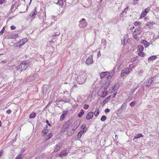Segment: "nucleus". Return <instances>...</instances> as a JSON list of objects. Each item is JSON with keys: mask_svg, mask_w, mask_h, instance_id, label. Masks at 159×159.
<instances>
[{"mask_svg": "<svg viewBox=\"0 0 159 159\" xmlns=\"http://www.w3.org/2000/svg\"><path fill=\"white\" fill-rule=\"evenodd\" d=\"M86 74L84 71L80 72L77 77V83L82 84L85 83L87 79Z\"/></svg>", "mask_w": 159, "mask_h": 159, "instance_id": "obj_1", "label": "nucleus"}, {"mask_svg": "<svg viewBox=\"0 0 159 159\" xmlns=\"http://www.w3.org/2000/svg\"><path fill=\"white\" fill-rule=\"evenodd\" d=\"M30 65V63L27 61H23L18 66L17 70L21 72L27 69Z\"/></svg>", "mask_w": 159, "mask_h": 159, "instance_id": "obj_2", "label": "nucleus"}, {"mask_svg": "<svg viewBox=\"0 0 159 159\" xmlns=\"http://www.w3.org/2000/svg\"><path fill=\"white\" fill-rule=\"evenodd\" d=\"M132 70V69L131 68L127 67L125 69L122 70L121 71L120 77H123L125 74L128 75L129 72Z\"/></svg>", "mask_w": 159, "mask_h": 159, "instance_id": "obj_3", "label": "nucleus"}, {"mask_svg": "<svg viewBox=\"0 0 159 159\" xmlns=\"http://www.w3.org/2000/svg\"><path fill=\"white\" fill-rule=\"evenodd\" d=\"M87 23L84 18H82L79 21V27L80 28H83L86 27Z\"/></svg>", "mask_w": 159, "mask_h": 159, "instance_id": "obj_4", "label": "nucleus"}, {"mask_svg": "<svg viewBox=\"0 0 159 159\" xmlns=\"http://www.w3.org/2000/svg\"><path fill=\"white\" fill-rule=\"evenodd\" d=\"M115 70L116 69L115 68H114L113 70L111 72H109V75L107 76L106 77H105V79L111 82L112 77L115 74Z\"/></svg>", "mask_w": 159, "mask_h": 159, "instance_id": "obj_5", "label": "nucleus"}, {"mask_svg": "<svg viewBox=\"0 0 159 159\" xmlns=\"http://www.w3.org/2000/svg\"><path fill=\"white\" fill-rule=\"evenodd\" d=\"M105 81H106V84L105 85H104L103 86L101 87V89L102 90L105 91L108 87L111 81L107 80L105 79Z\"/></svg>", "mask_w": 159, "mask_h": 159, "instance_id": "obj_6", "label": "nucleus"}, {"mask_svg": "<svg viewBox=\"0 0 159 159\" xmlns=\"http://www.w3.org/2000/svg\"><path fill=\"white\" fill-rule=\"evenodd\" d=\"M36 7H35L32 11L30 12L29 14V18H30L32 17H33L34 18L35 17V16L37 14L38 12L37 11H36Z\"/></svg>", "mask_w": 159, "mask_h": 159, "instance_id": "obj_7", "label": "nucleus"}, {"mask_svg": "<svg viewBox=\"0 0 159 159\" xmlns=\"http://www.w3.org/2000/svg\"><path fill=\"white\" fill-rule=\"evenodd\" d=\"M153 81V78H151L149 79L148 80L145 81L144 83V86L146 87L150 86L151 85Z\"/></svg>", "mask_w": 159, "mask_h": 159, "instance_id": "obj_8", "label": "nucleus"}, {"mask_svg": "<svg viewBox=\"0 0 159 159\" xmlns=\"http://www.w3.org/2000/svg\"><path fill=\"white\" fill-rule=\"evenodd\" d=\"M72 124L71 121L70 120H68L66 122L63 126V128L65 129H67Z\"/></svg>", "mask_w": 159, "mask_h": 159, "instance_id": "obj_9", "label": "nucleus"}, {"mask_svg": "<svg viewBox=\"0 0 159 159\" xmlns=\"http://www.w3.org/2000/svg\"><path fill=\"white\" fill-rule=\"evenodd\" d=\"M93 62V56L91 55L87 59L86 61V64L89 65L92 64Z\"/></svg>", "mask_w": 159, "mask_h": 159, "instance_id": "obj_10", "label": "nucleus"}, {"mask_svg": "<svg viewBox=\"0 0 159 159\" xmlns=\"http://www.w3.org/2000/svg\"><path fill=\"white\" fill-rule=\"evenodd\" d=\"M127 106V102H124L118 109V111H122L126 109Z\"/></svg>", "mask_w": 159, "mask_h": 159, "instance_id": "obj_11", "label": "nucleus"}, {"mask_svg": "<svg viewBox=\"0 0 159 159\" xmlns=\"http://www.w3.org/2000/svg\"><path fill=\"white\" fill-rule=\"evenodd\" d=\"M142 32L141 29L140 27H138L136 29L133 34L136 35H139Z\"/></svg>", "mask_w": 159, "mask_h": 159, "instance_id": "obj_12", "label": "nucleus"}, {"mask_svg": "<svg viewBox=\"0 0 159 159\" xmlns=\"http://www.w3.org/2000/svg\"><path fill=\"white\" fill-rule=\"evenodd\" d=\"M109 72L108 71L102 72L100 74V78L102 79L109 75Z\"/></svg>", "mask_w": 159, "mask_h": 159, "instance_id": "obj_13", "label": "nucleus"}, {"mask_svg": "<svg viewBox=\"0 0 159 159\" xmlns=\"http://www.w3.org/2000/svg\"><path fill=\"white\" fill-rule=\"evenodd\" d=\"M93 113L92 112H89L87 115L86 118L87 120H90L93 117Z\"/></svg>", "mask_w": 159, "mask_h": 159, "instance_id": "obj_14", "label": "nucleus"}, {"mask_svg": "<svg viewBox=\"0 0 159 159\" xmlns=\"http://www.w3.org/2000/svg\"><path fill=\"white\" fill-rule=\"evenodd\" d=\"M68 113V111H64V113L61 114L60 116V120L61 121H63L65 119V116Z\"/></svg>", "mask_w": 159, "mask_h": 159, "instance_id": "obj_15", "label": "nucleus"}, {"mask_svg": "<svg viewBox=\"0 0 159 159\" xmlns=\"http://www.w3.org/2000/svg\"><path fill=\"white\" fill-rule=\"evenodd\" d=\"M141 43L144 45L145 48L148 47L149 46V44L145 40L143 39L141 41Z\"/></svg>", "mask_w": 159, "mask_h": 159, "instance_id": "obj_16", "label": "nucleus"}, {"mask_svg": "<svg viewBox=\"0 0 159 159\" xmlns=\"http://www.w3.org/2000/svg\"><path fill=\"white\" fill-rule=\"evenodd\" d=\"M72 126L74 128V129H72L73 130H75L79 126V124H78L77 122H75L72 125Z\"/></svg>", "mask_w": 159, "mask_h": 159, "instance_id": "obj_17", "label": "nucleus"}, {"mask_svg": "<svg viewBox=\"0 0 159 159\" xmlns=\"http://www.w3.org/2000/svg\"><path fill=\"white\" fill-rule=\"evenodd\" d=\"M46 127L44 128V129L42 131V133H44V134H46L48 133L49 130V129H47L48 126L47 125L45 126Z\"/></svg>", "mask_w": 159, "mask_h": 159, "instance_id": "obj_18", "label": "nucleus"}, {"mask_svg": "<svg viewBox=\"0 0 159 159\" xmlns=\"http://www.w3.org/2000/svg\"><path fill=\"white\" fill-rule=\"evenodd\" d=\"M27 41V39L26 38H24L20 40V45H22L25 43Z\"/></svg>", "mask_w": 159, "mask_h": 159, "instance_id": "obj_19", "label": "nucleus"}, {"mask_svg": "<svg viewBox=\"0 0 159 159\" xmlns=\"http://www.w3.org/2000/svg\"><path fill=\"white\" fill-rule=\"evenodd\" d=\"M66 150H64L62 151L60 154V156L61 157L63 156H66L67 155V153L66 152Z\"/></svg>", "mask_w": 159, "mask_h": 159, "instance_id": "obj_20", "label": "nucleus"}, {"mask_svg": "<svg viewBox=\"0 0 159 159\" xmlns=\"http://www.w3.org/2000/svg\"><path fill=\"white\" fill-rule=\"evenodd\" d=\"M143 135L141 133L139 134L134 135L133 140L135 139H137L140 138V137H143Z\"/></svg>", "mask_w": 159, "mask_h": 159, "instance_id": "obj_21", "label": "nucleus"}, {"mask_svg": "<svg viewBox=\"0 0 159 159\" xmlns=\"http://www.w3.org/2000/svg\"><path fill=\"white\" fill-rule=\"evenodd\" d=\"M23 157L22 152H21L17 155L15 159H22Z\"/></svg>", "mask_w": 159, "mask_h": 159, "instance_id": "obj_22", "label": "nucleus"}, {"mask_svg": "<svg viewBox=\"0 0 159 159\" xmlns=\"http://www.w3.org/2000/svg\"><path fill=\"white\" fill-rule=\"evenodd\" d=\"M99 114V109L98 108H96L95 111L94 112V114L95 117H97Z\"/></svg>", "mask_w": 159, "mask_h": 159, "instance_id": "obj_23", "label": "nucleus"}, {"mask_svg": "<svg viewBox=\"0 0 159 159\" xmlns=\"http://www.w3.org/2000/svg\"><path fill=\"white\" fill-rule=\"evenodd\" d=\"M57 5H59L60 6H62L63 5V2L62 0H58L57 2L56 3Z\"/></svg>", "mask_w": 159, "mask_h": 159, "instance_id": "obj_24", "label": "nucleus"}, {"mask_svg": "<svg viewBox=\"0 0 159 159\" xmlns=\"http://www.w3.org/2000/svg\"><path fill=\"white\" fill-rule=\"evenodd\" d=\"M111 96L107 97L103 101L102 103L103 105L105 104L108 101L109 99L110 98Z\"/></svg>", "mask_w": 159, "mask_h": 159, "instance_id": "obj_25", "label": "nucleus"}, {"mask_svg": "<svg viewBox=\"0 0 159 159\" xmlns=\"http://www.w3.org/2000/svg\"><path fill=\"white\" fill-rule=\"evenodd\" d=\"M84 113V111L83 109H81L80 112L78 115V116L79 117H81Z\"/></svg>", "mask_w": 159, "mask_h": 159, "instance_id": "obj_26", "label": "nucleus"}, {"mask_svg": "<svg viewBox=\"0 0 159 159\" xmlns=\"http://www.w3.org/2000/svg\"><path fill=\"white\" fill-rule=\"evenodd\" d=\"M36 116V113L35 112H32L30 115L29 118L31 119L34 118Z\"/></svg>", "mask_w": 159, "mask_h": 159, "instance_id": "obj_27", "label": "nucleus"}, {"mask_svg": "<svg viewBox=\"0 0 159 159\" xmlns=\"http://www.w3.org/2000/svg\"><path fill=\"white\" fill-rule=\"evenodd\" d=\"M103 91V90H102V97L103 98H104L107 94L108 92L107 91Z\"/></svg>", "mask_w": 159, "mask_h": 159, "instance_id": "obj_28", "label": "nucleus"}, {"mask_svg": "<svg viewBox=\"0 0 159 159\" xmlns=\"http://www.w3.org/2000/svg\"><path fill=\"white\" fill-rule=\"evenodd\" d=\"M155 23H154L153 22H147L146 24V25L147 26H152Z\"/></svg>", "mask_w": 159, "mask_h": 159, "instance_id": "obj_29", "label": "nucleus"}, {"mask_svg": "<svg viewBox=\"0 0 159 159\" xmlns=\"http://www.w3.org/2000/svg\"><path fill=\"white\" fill-rule=\"evenodd\" d=\"M156 58L157 57L156 56H152L148 58V60H155Z\"/></svg>", "mask_w": 159, "mask_h": 159, "instance_id": "obj_30", "label": "nucleus"}, {"mask_svg": "<svg viewBox=\"0 0 159 159\" xmlns=\"http://www.w3.org/2000/svg\"><path fill=\"white\" fill-rule=\"evenodd\" d=\"M143 73V70H141L138 71V74L139 76H141L142 75Z\"/></svg>", "mask_w": 159, "mask_h": 159, "instance_id": "obj_31", "label": "nucleus"}, {"mask_svg": "<svg viewBox=\"0 0 159 159\" xmlns=\"http://www.w3.org/2000/svg\"><path fill=\"white\" fill-rule=\"evenodd\" d=\"M133 38L137 41H139L140 39L137 36L138 35L133 34Z\"/></svg>", "mask_w": 159, "mask_h": 159, "instance_id": "obj_32", "label": "nucleus"}, {"mask_svg": "<svg viewBox=\"0 0 159 159\" xmlns=\"http://www.w3.org/2000/svg\"><path fill=\"white\" fill-rule=\"evenodd\" d=\"M52 135V133H49L46 135V138L47 139H49Z\"/></svg>", "mask_w": 159, "mask_h": 159, "instance_id": "obj_33", "label": "nucleus"}, {"mask_svg": "<svg viewBox=\"0 0 159 159\" xmlns=\"http://www.w3.org/2000/svg\"><path fill=\"white\" fill-rule=\"evenodd\" d=\"M138 47L140 52H142L144 48L143 46L142 45H139L138 46Z\"/></svg>", "mask_w": 159, "mask_h": 159, "instance_id": "obj_34", "label": "nucleus"}, {"mask_svg": "<svg viewBox=\"0 0 159 159\" xmlns=\"http://www.w3.org/2000/svg\"><path fill=\"white\" fill-rule=\"evenodd\" d=\"M84 132V130H83V131H80L79 132L78 134H77V136L78 138H80L82 135V134Z\"/></svg>", "mask_w": 159, "mask_h": 159, "instance_id": "obj_35", "label": "nucleus"}, {"mask_svg": "<svg viewBox=\"0 0 159 159\" xmlns=\"http://www.w3.org/2000/svg\"><path fill=\"white\" fill-rule=\"evenodd\" d=\"M107 119V117L105 116H102L101 117V121H105Z\"/></svg>", "mask_w": 159, "mask_h": 159, "instance_id": "obj_36", "label": "nucleus"}, {"mask_svg": "<svg viewBox=\"0 0 159 159\" xmlns=\"http://www.w3.org/2000/svg\"><path fill=\"white\" fill-rule=\"evenodd\" d=\"M128 8H125L123 11L122 12V13L120 14V16L121 17L123 16V13L125 12L126 13L127 11L128 10Z\"/></svg>", "mask_w": 159, "mask_h": 159, "instance_id": "obj_37", "label": "nucleus"}, {"mask_svg": "<svg viewBox=\"0 0 159 159\" xmlns=\"http://www.w3.org/2000/svg\"><path fill=\"white\" fill-rule=\"evenodd\" d=\"M147 14V13L146 12H145L144 11H143L141 14L140 17L141 18L143 17L146 15Z\"/></svg>", "mask_w": 159, "mask_h": 159, "instance_id": "obj_38", "label": "nucleus"}, {"mask_svg": "<svg viewBox=\"0 0 159 159\" xmlns=\"http://www.w3.org/2000/svg\"><path fill=\"white\" fill-rule=\"evenodd\" d=\"M138 55L142 57H143L145 55L142 52H140L138 53Z\"/></svg>", "mask_w": 159, "mask_h": 159, "instance_id": "obj_39", "label": "nucleus"}, {"mask_svg": "<svg viewBox=\"0 0 159 159\" xmlns=\"http://www.w3.org/2000/svg\"><path fill=\"white\" fill-rule=\"evenodd\" d=\"M135 101H133L130 103V106H134L135 105Z\"/></svg>", "mask_w": 159, "mask_h": 159, "instance_id": "obj_40", "label": "nucleus"}, {"mask_svg": "<svg viewBox=\"0 0 159 159\" xmlns=\"http://www.w3.org/2000/svg\"><path fill=\"white\" fill-rule=\"evenodd\" d=\"M89 107V105L87 104H85L84 105V108L85 110L88 109Z\"/></svg>", "mask_w": 159, "mask_h": 159, "instance_id": "obj_41", "label": "nucleus"}, {"mask_svg": "<svg viewBox=\"0 0 159 159\" xmlns=\"http://www.w3.org/2000/svg\"><path fill=\"white\" fill-rule=\"evenodd\" d=\"M60 149V148H58L56 145L54 150V152H57Z\"/></svg>", "mask_w": 159, "mask_h": 159, "instance_id": "obj_42", "label": "nucleus"}, {"mask_svg": "<svg viewBox=\"0 0 159 159\" xmlns=\"http://www.w3.org/2000/svg\"><path fill=\"white\" fill-rule=\"evenodd\" d=\"M141 23L139 21H137L134 23V24L135 25H141Z\"/></svg>", "mask_w": 159, "mask_h": 159, "instance_id": "obj_43", "label": "nucleus"}, {"mask_svg": "<svg viewBox=\"0 0 159 159\" xmlns=\"http://www.w3.org/2000/svg\"><path fill=\"white\" fill-rule=\"evenodd\" d=\"M5 30V28L3 27V28L1 30V31L0 32V35H2L4 33V31Z\"/></svg>", "mask_w": 159, "mask_h": 159, "instance_id": "obj_44", "label": "nucleus"}, {"mask_svg": "<svg viewBox=\"0 0 159 159\" xmlns=\"http://www.w3.org/2000/svg\"><path fill=\"white\" fill-rule=\"evenodd\" d=\"M139 87V85H137L136 87H135L134 89H132V92L133 93L134 92L135 90Z\"/></svg>", "mask_w": 159, "mask_h": 159, "instance_id": "obj_45", "label": "nucleus"}, {"mask_svg": "<svg viewBox=\"0 0 159 159\" xmlns=\"http://www.w3.org/2000/svg\"><path fill=\"white\" fill-rule=\"evenodd\" d=\"M150 10V8L149 7H147V8L145 9V10H144V11L147 13Z\"/></svg>", "mask_w": 159, "mask_h": 159, "instance_id": "obj_46", "label": "nucleus"}, {"mask_svg": "<svg viewBox=\"0 0 159 159\" xmlns=\"http://www.w3.org/2000/svg\"><path fill=\"white\" fill-rule=\"evenodd\" d=\"M135 66L133 64H130L129 65V67L130 68H129L131 69L132 68H134L135 67Z\"/></svg>", "mask_w": 159, "mask_h": 159, "instance_id": "obj_47", "label": "nucleus"}, {"mask_svg": "<svg viewBox=\"0 0 159 159\" xmlns=\"http://www.w3.org/2000/svg\"><path fill=\"white\" fill-rule=\"evenodd\" d=\"M6 2V0H0V4H2Z\"/></svg>", "mask_w": 159, "mask_h": 159, "instance_id": "obj_48", "label": "nucleus"}, {"mask_svg": "<svg viewBox=\"0 0 159 159\" xmlns=\"http://www.w3.org/2000/svg\"><path fill=\"white\" fill-rule=\"evenodd\" d=\"M58 148H60L62 146V144L61 143H58L56 145Z\"/></svg>", "mask_w": 159, "mask_h": 159, "instance_id": "obj_49", "label": "nucleus"}, {"mask_svg": "<svg viewBox=\"0 0 159 159\" xmlns=\"http://www.w3.org/2000/svg\"><path fill=\"white\" fill-rule=\"evenodd\" d=\"M110 110L108 108L106 109L105 110V112L107 114L110 111Z\"/></svg>", "mask_w": 159, "mask_h": 159, "instance_id": "obj_50", "label": "nucleus"}, {"mask_svg": "<svg viewBox=\"0 0 159 159\" xmlns=\"http://www.w3.org/2000/svg\"><path fill=\"white\" fill-rule=\"evenodd\" d=\"M62 101V100L60 98H57L56 99V100L55 101V102H61Z\"/></svg>", "mask_w": 159, "mask_h": 159, "instance_id": "obj_51", "label": "nucleus"}, {"mask_svg": "<svg viewBox=\"0 0 159 159\" xmlns=\"http://www.w3.org/2000/svg\"><path fill=\"white\" fill-rule=\"evenodd\" d=\"M137 57H134L131 60V61L132 62H134V61H136L137 60Z\"/></svg>", "mask_w": 159, "mask_h": 159, "instance_id": "obj_52", "label": "nucleus"}, {"mask_svg": "<svg viewBox=\"0 0 159 159\" xmlns=\"http://www.w3.org/2000/svg\"><path fill=\"white\" fill-rule=\"evenodd\" d=\"M16 28V27L14 25H11V30H14Z\"/></svg>", "mask_w": 159, "mask_h": 159, "instance_id": "obj_53", "label": "nucleus"}, {"mask_svg": "<svg viewBox=\"0 0 159 159\" xmlns=\"http://www.w3.org/2000/svg\"><path fill=\"white\" fill-rule=\"evenodd\" d=\"M66 129H63V127L62 128H61V133H63L64 132Z\"/></svg>", "mask_w": 159, "mask_h": 159, "instance_id": "obj_54", "label": "nucleus"}, {"mask_svg": "<svg viewBox=\"0 0 159 159\" xmlns=\"http://www.w3.org/2000/svg\"><path fill=\"white\" fill-rule=\"evenodd\" d=\"M139 1V0H134V2H133V4L134 5L137 4L138 3V2H137Z\"/></svg>", "mask_w": 159, "mask_h": 159, "instance_id": "obj_55", "label": "nucleus"}, {"mask_svg": "<svg viewBox=\"0 0 159 159\" xmlns=\"http://www.w3.org/2000/svg\"><path fill=\"white\" fill-rule=\"evenodd\" d=\"M11 112V111L10 110H8L7 111L6 113L8 114H10Z\"/></svg>", "mask_w": 159, "mask_h": 159, "instance_id": "obj_56", "label": "nucleus"}, {"mask_svg": "<svg viewBox=\"0 0 159 159\" xmlns=\"http://www.w3.org/2000/svg\"><path fill=\"white\" fill-rule=\"evenodd\" d=\"M116 95V93L115 92L113 93L112 95L111 96H112V98H114L115 97Z\"/></svg>", "mask_w": 159, "mask_h": 159, "instance_id": "obj_57", "label": "nucleus"}, {"mask_svg": "<svg viewBox=\"0 0 159 159\" xmlns=\"http://www.w3.org/2000/svg\"><path fill=\"white\" fill-rule=\"evenodd\" d=\"M14 7H15V4L12 5V6L11 7V11H12V10L14 8Z\"/></svg>", "mask_w": 159, "mask_h": 159, "instance_id": "obj_58", "label": "nucleus"}, {"mask_svg": "<svg viewBox=\"0 0 159 159\" xmlns=\"http://www.w3.org/2000/svg\"><path fill=\"white\" fill-rule=\"evenodd\" d=\"M57 36V34H56V33H54L53 35H52V37H56V36Z\"/></svg>", "mask_w": 159, "mask_h": 159, "instance_id": "obj_59", "label": "nucleus"}, {"mask_svg": "<svg viewBox=\"0 0 159 159\" xmlns=\"http://www.w3.org/2000/svg\"><path fill=\"white\" fill-rule=\"evenodd\" d=\"M7 62V61L6 60H3V61H2L1 62V64H2V63H6Z\"/></svg>", "mask_w": 159, "mask_h": 159, "instance_id": "obj_60", "label": "nucleus"}, {"mask_svg": "<svg viewBox=\"0 0 159 159\" xmlns=\"http://www.w3.org/2000/svg\"><path fill=\"white\" fill-rule=\"evenodd\" d=\"M3 153V152L2 150L0 151V157L2 156Z\"/></svg>", "mask_w": 159, "mask_h": 159, "instance_id": "obj_61", "label": "nucleus"}, {"mask_svg": "<svg viewBox=\"0 0 159 159\" xmlns=\"http://www.w3.org/2000/svg\"><path fill=\"white\" fill-rule=\"evenodd\" d=\"M101 56V53L100 51H99L97 54V56L98 57H99Z\"/></svg>", "mask_w": 159, "mask_h": 159, "instance_id": "obj_62", "label": "nucleus"}, {"mask_svg": "<svg viewBox=\"0 0 159 159\" xmlns=\"http://www.w3.org/2000/svg\"><path fill=\"white\" fill-rule=\"evenodd\" d=\"M46 123H47V124H48V125L49 126H51V124H50V123L49 122V121L48 120H47L46 121Z\"/></svg>", "mask_w": 159, "mask_h": 159, "instance_id": "obj_63", "label": "nucleus"}, {"mask_svg": "<svg viewBox=\"0 0 159 159\" xmlns=\"http://www.w3.org/2000/svg\"><path fill=\"white\" fill-rule=\"evenodd\" d=\"M85 125H82L81 126V128L82 129H84L85 128Z\"/></svg>", "mask_w": 159, "mask_h": 159, "instance_id": "obj_64", "label": "nucleus"}]
</instances>
